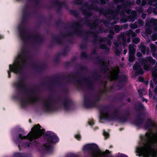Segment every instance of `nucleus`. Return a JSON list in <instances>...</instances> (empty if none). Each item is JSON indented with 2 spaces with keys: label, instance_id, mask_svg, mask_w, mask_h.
<instances>
[{
  "label": "nucleus",
  "instance_id": "44",
  "mask_svg": "<svg viewBox=\"0 0 157 157\" xmlns=\"http://www.w3.org/2000/svg\"><path fill=\"white\" fill-rule=\"evenodd\" d=\"M135 59L134 55L130 56L129 55L128 61L130 62H133Z\"/></svg>",
  "mask_w": 157,
  "mask_h": 157
},
{
  "label": "nucleus",
  "instance_id": "11",
  "mask_svg": "<svg viewBox=\"0 0 157 157\" xmlns=\"http://www.w3.org/2000/svg\"><path fill=\"white\" fill-rule=\"evenodd\" d=\"M72 75L71 73V74H68L65 76L63 75H59L56 76V78L52 79L49 82V84L48 86V89L49 90H51L52 89V83L56 84L58 86L60 87H63V83L59 79H61L64 78H65L68 79L69 81L71 82H74L75 83H77L81 85V82L80 80L79 79H75L71 78V76Z\"/></svg>",
  "mask_w": 157,
  "mask_h": 157
},
{
  "label": "nucleus",
  "instance_id": "52",
  "mask_svg": "<svg viewBox=\"0 0 157 157\" xmlns=\"http://www.w3.org/2000/svg\"><path fill=\"white\" fill-rule=\"evenodd\" d=\"M150 23H152L153 25H157V20L156 19H151L150 21Z\"/></svg>",
  "mask_w": 157,
  "mask_h": 157
},
{
  "label": "nucleus",
  "instance_id": "42",
  "mask_svg": "<svg viewBox=\"0 0 157 157\" xmlns=\"http://www.w3.org/2000/svg\"><path fill=\"white\" fill-rule=\"evenodd\" d=\"M122 51V50H119L118 49H115V53L117 56H120Z\"/></svg>",
  "mask_w": 157,
  "mask_h": 157
},
{
  "label": "nucleus",
  "instance_id": "21",
  "mask_svg": "<svg viewBox=\"0 0 157 157\" xmlns=\"http://www.w3.org/2000/svg\"><path fill=\"white\" fill-rule=\"evenodd\" d=\"M32 66L35 70L40 73L43 72L46 67V65L44 63L40 65L35 63H33L32 65Z\"/></svg>",
  "mask_w": 157,
  "mask_h": 157
},
{
  "label": "nucleus",
  "instance_id": "39",
  "mask_svg": "<svg viewBox=\"0 0 157 157\" xmlns=\"http://www.w3.org/2000/svg\"><path fill=\"white\" fill-rule=\"evenodd\" d=\"M99 48L102 49H104L106 48L107 45L105 44H103L101 43L102 41H99Z\"/></svg>",
  "mask_w": 157,
  "mask_h": 157
},
{
  "label": "nucleus",
  "instance_id": "16",
  "mask_svg": "<svg viewBox=\"0 0 157 157\" xmlns=\"http://www.w3.org/2000/svg\"><path fill=\"white\" fill-rule=\"evenodd\" d=\"M139 60L140 63L143 65L144 68L147 71L149 70V64L148 62L152 65L154 64L156 62V60L151 56L146 57L144 58H139Z\"/></svg>",
  "mask_w": 157,
  "mask_h": 157
},
{
  "label": "nucleus",
  "instance_id": "28",
  "mask_svg": "<svg viewBox=\"0 0 157 157\" xmlns=\"http://www.w3.org/2000/svg\"><path fill=\"white\" fill-rule=\"evenodd\" d=\"M153 80L155 84L157 85V71L154 70L152 73Z\"/></svg>",
  "mask_w": 157,
  "mask_h": 157
},
{
  "label": "nucleus",
  "instance_id": "63",
  "mask_svg": "<svg viewBox=\"0 0 157 157\" xmlns=\"http://www.w3.org/2000/svg\"><path fill=\"white\" fill-rule=\"evenodd\" d=\"M125 97V95L123 93H121L120 94V98L121 100H123L124 99Z\"/></svg>",
  "mask_w": 157,
  "mask_h": 157
},
{
  "label": "nucleus",
  "instance_id": "51",
  "mask_svg": "<svg viewBox=\"0 0 157 157\" xmlns=\"http://www.w3.org/2000/svg\"><path fill=\"white\" fill-rule=\"evenodd\" d=\"M118 109H115V111L113 112V114L115 116H113L111 115L112 116H116L117 115H118L119 116H121L118 114Z\"/></svg>",
  "mask_w": 157,
  "mask_h": 157
},
{
  "label": "nucleus",
  "instance_id": "3",
  "mask_svg": "<svg viewBox=\"0 0 157 157\" xmlns=\"http://www.w3.org/2000/svg\"><path fill=\"white\" fill-rule=\"evenodd\" d=\"M101 97L96 95H90L88 93L85 94L83 95L84 104L86 108H90L94 107H98L100 110V119L106 120L109 121H113L109 119L113 116L108 113L113 105H109L104 106L102 108L99 106L98 102L101 100Z\"/></svg>",
  "mask_w": 157,
  "mask_h": 157
},
{
  "label": "nucleus",
  "instance_id": "31",
  "mask_svg": "<svg viewBox=\"0 0 157 157\" xmlns=\"http://www.w3.org/2000/svg\"><path fill=\"white\" fill-rule=\"evenodd\" d=\"M128 16L126 15H124L121 18V21L123 23H125L126 22L128 21Z\"/></svg>",
  "mask_w": 157,
  "mask_h": 157
},
{
  "label": "nucleus",
  "instance_id": "43",
  "mask_svg": "<svg viewBox=\"0 0 157 157\" xmlns=\"http://www.w3.org/2000/svg\"><path fill=\"white\" fill-rule=\"evenodd\" d=\"M150 47L151 50L153 51V52H156V49L157 48V47L154 44H151L150 45Z\"/></svg>",
  "mask_w": 157,
  "mask_h": 157
},
{
  "label": "nucleus",
  "instance_id": "36",
  "mask_svg": "<svg viewBox=\"0 0 157 157\" xmlns=\"http://www.w3.org/2000/svg\"><path fill=\"white\" fill-rule=\"evenodd\" d=\"M14 157H25L24 154L23 153L16 152L14 154Z\"/></svg>",
  "mask_w": 157,
  "mask_h": 157
},
{
  "label": "nucleus",
  "instance_id": "54",
  "mask_svg": "<svg viewBox=\"0 0 157 157\" xmlns=\"http://www.w3.org/2000/svg\"><path fill=\"white\" fill-rule=\"evenodd\" d=\"M131 16H133L137 18V14L135 10H133L131 12Z\"/></svg>",
  "mask_w": 157,
  "mask_h": 157
},
{
  "label": "nucleus",
  "instance_id": "14",
  "mask_svg": "<svg viewBox=\"0 0 157 157\" xmlns=\"http://www.w3.org/2000/svg\"><path fill=\"white\" fill-rule=\"evenodd\" d=\"M120 69L118 67L116 68L115 72L116 74L113 76V78L118 81L117 86L119 88L123 87L125 83L127 81V78L126 75L123 74L119 75L120 73Z\"/></svg>",
  "mask_w": 157,
  "mask_h": 157
},
{
  "label": "nucleus",
  "instance_id": "9",
  "mask_svg": "<svg viewBox=\"0 0 157 157\" xmlns=\"http://www.w3.org/2000/svg\"><path fill=\"white\" fill-rule=\"evenodd\" d=\"M17 81L14 82L13 85L18 91H22L25 93H35L39 92V90L37 88L29 89L24 84L25 80V75L23 73V75L21 76L20 74Z\"/></svg>",
  "mask_w": 157,
  "mask_h": 157
},
{
  "label": "nucleus",
  "instance_id": "12",
  "mask_svg": "<svg viewBox=\"0 0 157 157\" xmlns=\"http://www.w3.org/2000/svg\"><path fill=\"white\" fill-rule=\"evenodd\" d=\"M30 98L29 100V102L32 104H33L38 102L40 98V97L36 95H34L33 94H31L30 95ZM13 98L14 99L20 102L21 106L23 108H25L28 102V100L21 98L18 94L15 95L13 96Z\"/></svg>",
  "mask_w": 157,
  "mask_h": 157
},
{
  "label": "nucleus",
  "instance_id": "35",
  "mask_svg": "<svg viewBox=\"0 0 157 157\" xmlns=\"http://www.w3.org/2000/svg\"><path fill=\"white\" fill-rule=\"evenodd\" d=\"M115 32L117 33H118L122 29V28L118 25H116L114 28Z\"/></svg>",
  "mask_w": 157,
  "mask_h": 157
},
{
  "label": "nucleus",
  "instance_id": "15",
  "mask_svg": "<svg viewBox=\"0 0 157 157\" xmlns=\"http://www.w3.org/2000/svg\"><path fill=\"white\" fill-rule=\"evenodd\" d=\"M99 29L98 31L95 32L88 31L87 33L92 34L93 35L94 40L93 41V43L94 44H96L97 41H103L104 40V38L98 35L99 33H102L107 32V30H105L104 28H102L101 27H99Z\"/></svg>",
  "mask_w": 157,
  "mask_h": 157
},
{
  "label": "nucleus",
  "instance_id": "60",
  "mask_svg": "<svg viewBox=\"0 0 157 157\" xmlns=\"http://www.w3.org/2000/svg\"><path fill=\"white\" fill-rule=\"evenodd\" d=\"M87 32L85 33V35L84 36V40L86 41L88 39V36L87 34H88L89 33H88Z\"/></svg>",
  "mask_w": 157,
  "mask_h": 157
},
{
  "label": "nucleus",
  "instance_id": "26",
  "mask_svg": "<svg viewBox=\"0 0 157 157\" xmlns=\"http://www.w3.org/2000/svg\"><path fill=\"white\" fill-rule=\"evenodd\" d=\"M16 131L18 133V134H17V135H16V138L15 139H14V142L18 146V147L19 148V150H21V148H20V149L19 148V147H18V145L17 144V143H16L15 142V140L17 139V137L18 136V135L20 134H21V133L20 134H19L18 133H23V132H24V130L23 129H22V128H16ZM21 134L22 135V136H23V135H22V134ZM21 142H22L21 141ZM23 143H21V145H20V147L21 148V146H22V147H23V146L22 145V144H23Z\"/></svg>",
  "mask_w": 157,
  "mask_h": 157
},
{
  "label": "nucleus",
  "instance_id": "47",
  "mask_svg": "<svg viewBox=\"0 0 157 157\" xmlns=\"http://www.w3.org/2000/svg\"><path fill=\"white\" fill-rule=\"evenodd\" d=\"M152 40L153 41H155L157 40V33H154L152 36Z\"/></svg>",
  "mask_w": 157,
  "mask_h": 157
},
{
  "label": "nucleus",
  "instance_id": "7",
  "mask_svg": "<svg viewBox=\"0 0 157 157\" xmlns=\"http://www.w3.org/2000/svg\"><path fill=\"white\" fill-rule=\"evenodd\" d=\"M21 61V65L20 66L18 62L14 63L13 65H9L10 71H8V77H11V72L17 74H19L21 76L23 75V71L26 65V60H27L29 56L26 49L23 47L21 49V52L19 55Z\"/></svg>",
  "mask_w": 157,
  "mask_h": 157
},
{
  "label": "nucleus",
  "instance_id": "24",
  "mask_svg": "<svg viewBox=\"0 0 157 157\" xmlns=\"http://www.w3.org/2000/svg\"><path fill=\"white\" fill-rule=\"evenodd\" d=\"M52 38L55 43L59 45L63 44V40L59 36H56L55 35L53 34L52 35Z\"/></svg>",
  "mask_w": 157,
  "mask_h": 157
},
{
  "label": "nucleus",
  "instance_id": "55",
  "mask_svg": "<svg viewBox=\"0 0 157 157\" xmlns=\"http://www.w3.org/2000/svg\"><path fill=\"white\" fill-rule=\"evenodd\" d=\"M75 138L78 140H80L81 138V135L79 134H76L75 135Z\"/></svg>",
  "mask_w": 157,
  "mask_h": 157
},
{
  "label": "nucleus",
  "instance_id": "48",
  "mask_svg": "<svg viewBox=\"0 0 157 157\" xmlns=\"http://www.w3.org/2000/svg\"><path fill=\"white\" fill-rule=\"evenodd\" d=\"M145 31L146 33L148 35L151 34L152 32L151 29L149 28H146Z\"/></svg>",
  "mask_w": 157,
  "mask_h": 157
},
{
  "label": "nucleus",
  "instance_id": "38",
  "mask_svg": "<svg viewBox=\"0 0 157 157\" xmlns=\"http://www.w3.org/2000/svg\"><path fill=\"white\" fill-rule=\"evenodd\" d=\"M141 66L139 63L135 64L133 66V70L136 71L141 67Z\"/></svg>",
  "mask_w": 157,
  "mask_h": 157
},
{
  "label": "nucleus",
  "instance_id": "45",
  "mask_svg": "<svg viewBox=\"0 0 157 157\" xmlns=\"http://www.w3.org/2000/svg\"><path fill=\"white\" fill-rule=\"evenodd\" d=\"M128 20H129L130 21L133 22H134L136 19L137 18L131 15H129L128 16Z\"/></svg>",
  "mask_w": 157,
  "mask_h": 157
},
{
  "label": "nucleus",
  "instance_id": "58",
  "mask_svg": "<svg viewBox=\"0 0 157 157\" xmlns=\"http://www.w3.org/2000/svg\"><path fill=\"white\" fill-rule=\"evenodd\" d=\"M148 4L150 5H152L153 2H156L157 0H147Z\"/></svg>",
  "mask_w": 157,
  "mask_h": 157
},
{
  "label": "nucleus",
  "instance_id": "8",
  "mask_svg": "<svg viewBox=\"0 0 157 157\" xmlns=\"http://www.w3.org/2000/svg\"><path fill=\"white\" fill-rule=\"evenodd\" d=\"M83 150L88 151L93 157H113L108 156L110 153L109 150H106L105 151H102L95 144H88L85 145L83 147Z\"/></svg>",
  "mask_w": 157,
  "mask_h": 157
},
{
  "label": "nucleus",
  "instance_id": "27",
  "mask_svg": "<svg viewBox=\"0 0 157 157\" xmlns=\"http://www.w3.org/2000/svg\"><path fill=\"white\" fill-rule=\"evenodd\" d=\"M88 78H93L97 81L100 80L102 79V76L98 72H95L93 74L92 76Z\"/></svg>",
  "mask_w": 157,
  "mask_h": 157
},
{
  "label": "nucleus",
  "instance_id": "5",
  "mask_svg": "<svg viewBox=\"0 0 157 157\" xmlns=\"http://www.w3.org/2000/svg\"><path fill=\"white\" fill-rule=\"evenodd\" d=\"M85 5L87 7L86 8H81V10L82 11V13L85 17L80 18L77 22H74L70 25H69V26L73 29L74 30L72 32L68 33L67 34L62 33V34L63 36L66 37L67 36H72L73 35L78 36L79 35L82 36V34L81 33V32L82 31V23L84 19H85V23L88 25L90 29H95L98 27V25L97 22L98 20V19H97L95 21H92L88 19L91 16L89 17H86L83 14L84 10L88 9L91 5H89L87 3H86Z\"/></svg>",
  "mask_w": 157,
  "mask_h": 157
},
{
  "label": "nucleus",
  "instance_id": "50",
  "mask_svg": "<svg viewBox=\"0 0 157 157\" xmlns=\"http://www.w3.org/2000/svg\"><path fill=\"white\" fill-rule=\"evenodd\" d=\"M82 3V0H75L74 1V3L75 4L81 5Z\"/></svg>",
  "mask_w": 157,
  "mask_h": 157
},
{
  "label": "nucleus",
  "instance_id": "1",
  "mask_svg": "<svg viewBox=\"0 0 157 157\" xmlns=\"http://www.w3.org/2000/svg\"><path fill=\"white\" fill-rule=\"evenodd\" d=\"M41 128L40 125L38 124L32 128V131L27 135L22 136L21 134H19L15 141L19 148L20 149V145L22 143L21 140L27 139L29 141L23 143L22 145L24 147H32L33 144L36 145L38 143L36 141L33 140L38 138L43 134L44 139L48 142L43 144L42 148L47 152H52L53 148L52 145L58 142L59 139L55 133L50 131L44 132L45 129H41Z\"/></svg>",
  "mask_w": 157,
  "mask_h": 157
},
{
  "label": "nucleus",
  "instance_id": "17",
  "mask_svg": "<svg viewBox=\"0 0 157 157\" xmlns=\"http://www.w3.org/2000/svg\"><path fill=\"white\" fill-rule=\"evenodd\" d=\"M94 60L97 61V64L100 65L101 72L105 73L108 71L109 70L108 64L105 62V60L104 58L97 56L95 58Z\"/></svg>",
  "mask_w": 157,
  "mask_h": 157
},
{
  "label": "nucleus",
  "instance_id": "4",
  "mask_svg": "<svg viewBox=\"0 0 157 157\" xmlns=\"http://www.w3.org/2000/svg\"><path fill=\"white\" fill-rule=\"evenodd\" d=\"M152 136L151 134L149 133L141 136V139L144 143L143 146L136 148V152L138 155L144 157H157V135L155 137V141L151 140Z\"/></svg>",
  "mask_w": 157,
  "mask_h": 157
},
{
  "label": "nucleus",
  "instance_id": "59",
  "mask_svg": "<svg viewBox=\"0 0 157 157\" xmlns=\"http://www.w3.org/2000/svg\"><path fill=\"white\" fill-rule=\"evenodd\" d=\"M129 34H131L132 37H135L136 36V34L134 32H133L132 30H130Z\"/></svg>",
  "mask_w": 157,
  "mask_h": 157
},
{
  "label": "nucleus",
  "instance_id": "20",
  "mask_svg": "<svg viewBox=\"0 0 157 157\" xmlns=\"http://www.w3.org/2000/svg\"><path fill=\"white\" fill-rule=\"evenodd\" d=\"M155 127V123L153 122L151 119L150 118L147 119L144 126L145 129L149 130L151 128H154Z\"/></svg>",
  "mask_w": 157,
  "mask_h": 157
},
{
  "label": "nucleus",
  "instance_id": "29",
  "mask_svg": "<svg viewBox=\"0 0 157 157\" xmlns=\"http://www.w3.org/2000/svg\"><path fill=\"white\" fill-rule=\"evenodd\" d=\"M129 55L132 56L134 55L136 50L133 46H129Z\"/></svg>",
  "mask_w": 157,
  "mask_h": 157
},
{
  "label": "nucleus",
  "instance_id": "22",
  "mask_svg": "<svg viewBox=\"0 0 157 157\" xmlns=\"http://www.w3.org/2000/svg\"><path fill=\"white\" fill-rule=\"evenodd\" d=\"M73 104L72 101L67 98H65L63 101V107L66 110H68L69 109V106L72 105Z\"/></svg>",
  "mask_w": 157,
  "mask_h": 157
},
{
  "label": "nucleus",
  "instance_id": "64",
  "mask_svg": "<svg viewBox=\"0 0 157 157\" xmlns=\"http://www.w3.org/2000/svg\"><path fill=\"white\" fill-rule=\"evenodd\" d=\"M80 72H79L78 71H76L72 73L71 74L73 76L78 75H79Z\"/></svg>",
  "mask_w": 157,
  "mask_h": 157
},
{
  "label": "nucleus",
  "instance_id": "10",
  "mask_svg": "<svg viewBox=\"0 0 157 157\" xmlns=\"http://www.w3.org/2000/svg\"><path fill=\"white\" fill-rule=\"evenodd\" d=\"M134 108L136 111L139 113L136 116V120L133 124L136 126L139 127L142 124L144 121V118L142 116L143 114V112L145 109V107L140 101H138L134 105Z\"/></svg>",
  "mask_w": 157,
  "mask_h": 157
},
{
  "label": "nucleus",
  "instance_id": "41",
  "mask_svg": "<svg viewBox=\"0 0 157 157\" xmlns=\"http://www.w3.org/2000/svg\"><path fill=\"white\" fill-rule=\"evenodd\" d=\"M63 23L61 19H59L55 23L57 27H59L61 24H63Z\"/></svg>",
  "mask_w": 157,
  "mask_h": 157
},
{
  "label": "nucleus",
  "instance_id": "62",
  "mask_svg": "<svg viewBox=\"0 0 157 157\" xmlns=\"http://www.w3.org/2000/svg\"><path fill=\"white\" fill-rule=\"evenodd\" d=\"M138 23L139 25L141 26L143 25H144V22L141 19H139L138 20Z\"/></svg>",
  "mask_w": 157,
  "mask_h": 157
},
{
  "label": "nucleus",
  "instance_id": "56",
  "mask_svg": "<svg viewBox=\"0 0 157 157\" xmlns=\"http://www.w3.org/2000/svg\"><path fill=\"white\" fill-rule=\"evenodd\" d=\"M80 47L81 48L84 49L86 48V43L83 44L82 42L80 45Z\"/></svg>",
  "mask_w": 157,
  "mask_h": 157
},
{
  "label": "nucleus",
  "instance_id": "13",
  "mask_svg": "<svg viewBox=\"0 0 157 157\" xmlns=\"http://www.w3.org/2000/svg\"><path fill=\"white\" fill-rule=\"evenodd\" d=\"M52 98L51 97H48L47 99L43 102V104L44 107V109L47 112H50L53 111L55 109V104H59V99H56L55 102L52 100Z\"/></svg>",
  "mask_w": 157,
  "mask_h": 157
},
{
  "label": "nucleus",
  "instance_id": "18",
  "mask_svg": "<svg viewBox=\"0 0 157 157\" xmlns=\"http://www.w3.org/2000/svg\"><path fill=\"white\" fill-rule=\"evenodd\" d=\"M129 116L130 113H128L125 114L124 115L121 116H119L117 115L116 116L112 117L109 119L111 120H116L119 122L123 123L128 121Z\"/></svg>",
  "mask_w": 157,
  "mask_h": 157
},
{
  "label": "nucleus",
  "instance_id": "2",
  "mask_svg": "<svg viewBox=\"0 0 157 157\" xmlns=\"http://www.w3.org/2000/svg\"><path fill=\"white\" fill-rule=\"evenodd\" d=\"M28 8L27 6H25L23 10L21 22L17 27L19 35L25 44L27 43L29 40L34 39L33 44H34L40 45L44 43V37L40 33L26 35L27 29L26 26L28 19L30 15L29 12L27 11Z\"/></svg>",
  "mask_w": 157,
  "mask_h": 157
},
{
  "label": "nucleus",
  "instance_id": "53",
  "mask_svg": "<svg viewBox=\"0 0 157 157\" xmlns=\"http://www.w3.org/2000/svg\"><path fill=\"white\" fill-rule=\"evenodd\" d=\"M131 16H133L137 18V14L135 10H133L131 12Z\"/></svg>",
  "mask_w": 157,
  "mask_h": 157
},
{
  "label": "nucleus",
  "instance_id": "34",
  "mask_svg": "<svg viewBox=\"0 0 157 157\" xmlns=\"http://www.w3.org/2000/svg\"><path fill=\"white\" fill-rule=\"evenodd\" d=\"M32 1L34 2H35V4L34 6V9L35 10H36V7H37L39 6V3L40 2V0H28V1Z\"/></svg>",
  "mask_w": 157,
  "mask_h": 157
},
{
  "label": "nucleus",
  "instance_id": "32",
  "mask_svg": "<svg viewBox=\"0 0 157 157\" xmlns=\"http://www.w3.org/2000/svg\"><path fill=\"white\" fill-rule=\"evenodd\" d=\"M77 67L79 68L80 71H87L88 68L87 67L85 66H82L78 64H77Z\"/></svg>",
  "mask_w": 157,
  "mask_h": 157
},
{
  "label": "nucleus",
  "instance_id": "61",
  "mask_svg": "<svg viewBox=\"0 0 157 157\" xmlns=\"http://www.w3.org/2000/svg\"><path fill=\"white\" fill-rule=\"evenodd\" d=\"M153 8L150 7L147 9V12L149 14H151Z\"/></svg>",
  "mask_w": 157,
  "mask_h": 157
},
{
  "label": "nucleus",
  "instance_id": "40",
  "mask_svg": "<svg viewBox=\"0 0 157 157\" xmlns=\"http://www.w3.org/2000/svg\"><path fill=\"white\" fill-rule=\"evenodd\" d=\"M81 58H88V56L87 53L85 52H82L81 54Z\"/></svg>",
  "mask_w": 157,
  "mask_h": 157
},
{
  "label": "nucleus",
  "instance_id": "46",
  "mask_svg": "<svg viewBox=\"0 0 157 157\" xmlns=\"http://www.w3.org/2000/svg\"><path fill=\"white\" fill-rule=\"evenodd\" d=\"M140 41V39L138 37L134 38L132 40V42L136 44H137Z\"/></svg>",
  "mask_w": 157,
  "mask_h": 157
},
{
  "label": "nucleus",
  "instance_id": "19",
  "mask_svg": "<svg viewBox=\"0 0 157 157\" xmlns=\"http://www.w3.org/2000/svg\"><path fill=\"white\" fill-rule=\"evenodd\" d=\"M56 6L57 8V13L60 14L61 13V10L63 6L67 7V5L65 1L61 2L57 0H54L51 2Z\"/></svg>",
  "mask_w": 157,
  "mask_h": 157
},
{
  "label": "nucleus",
  "instance_id": "49",
  "mask_svg": "<svg viewBox=\"0 0 157 157\" xmlns=\"http://www.w3.org/2000/svg\"><path fill=\"white\" fill-rule=\"evenodd\" d=\"M130 28L132 29H135L137 28L138 25L135 24H131L130 25Z\"/></svg>",
  "mask_w": 157,
  "mask_h": 157
},
{
  "label": "nucleus",
  "instance_id": "57",
  "mask_svg": "<svg viewBox=\"0 0 157 157\" xmlns=\"http://www.w3.org/2000/svg\"><path fill=\"white\" fill-rule=\"evenodd\" d=\"M109 34L110 35H111L112 36H114V31H113V30L112 29H109Z\"/></svg>",
  "mask_w": 157,
  "mask_h": 157
},
{
  "label": "nucleus",
  "instance_id": "33",
  "mask_svg": "<svg viewBox=\"0 0 157 157\" xmlns=\"http://www.w3.org/2000/svg\"><path fill=\"white\" fill-rule=\"evenodd\" d=\"M135 74L136 75H143L144 74V71L143 69L141 67L138 69L137 71L135 72Z\"/></svg>",
  "mask_w": 157,
  "mask_h": 157
},
{
  "label": "nucleus",
  "instance_id": "6",
  "mask_svg": "<svg viewBox=\"0 0 157 157\" xmlns=\"http://www.w3.org/2000/svg\"><path fill=\"white\" fill-rule=\"evenodd\" d=\"M123 5H118L117 6V10H114L112 9L107 8L106 9H105L103 8L99 9L98 6L96 5H91L88 9L84 10L83 11V14L86 17H89L92 16V13L91 11V10H94L95 11H98L101 13H102L104 16L106 17H107L108 15H112L111 16L108 17V19H112L115 20L116 18L117 15L118 13L119 10H120L123 7Z\"/></svg>",
  "mask_w": 157,
  "mask_h": 157
},
{
  "label": "nucleus",
  "instance_id": "25",
  "mask_svg": "<svg viewBox=\"0 0 157 157\" xmlns=\"http://www.w3.org/2000/svg\"><path fill=\"white\" fill-rule=\"evenodd\" d=\"M83 79L87 82L88 88L90 90H94V86L93 83L90 80L89 78H84Z\"/></svg>",
  "mask_w": 157,
  "mask_h": 157
},
{
  "label": "nucleus",
  "instance_id": "23",
  "mask_svg": "<svg viewBox=\"0 0 157 157\" xmlns=\"http://www.w3.org/2000/svg\"><path fill=\"white\" fill-rule=\"evenodd\" d=\"M139 48L141 52L143 55H145L146 52L147 54H148L150 52V49L148 47L146 48L144 43H141L139 46Z\"/></svg>",
  "mask_w": 157,
  "mask_h": 157
},
{
  "label": "nucleus",
  "instance_id": "37",
  "mask_svg": "<svg viewBox=\"0 0 157 157\" xmlns=\"http://www.w3.org/2000/svg\"><path fill=\"white\" fill-rule=\"evenodd\" d=\"M70 13L71 14L74 15L76 17H77L78 15V12L77 11L73 10H70Z\"/></svg>",
  "mask_w": 157,
  "mask_h": 157
},
{
  "label": "nucleus",
  "instance_id": "30",
  "mask_svg": "<svg viewBox=\"0 0 157 157\" xmlns=\"http://www.w3.org/2000/svg\"><path fill=\"white\" fill-rule=\"evenodd\" d=\"M68 47L67 46L65 47L62 52L58 53V56H66L68 53Z\"/></svg>",
  "mask_w": 157,
  "mask_h": 157
}]
</instances>
